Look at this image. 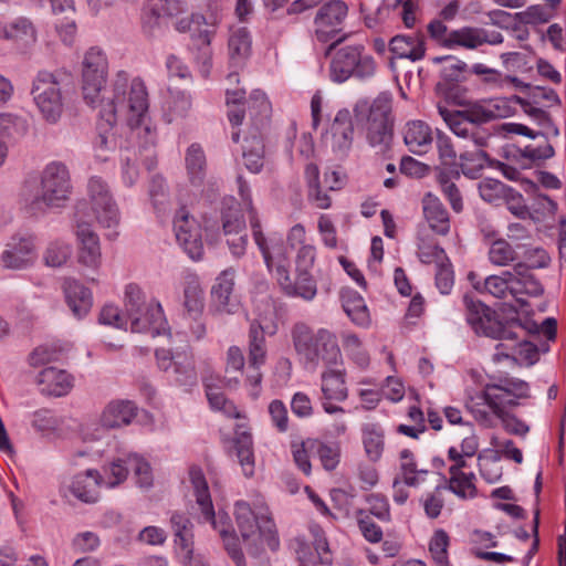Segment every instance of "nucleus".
Masks as SVG:
<instances>
[{
	"label": "nucleus",
	"mask_w": 566,
	"mask_h": 566,
	"mask_svg": "<svg viewBox=\"0 0 566 566\" xmlns=\"http://www.w3.org/2000/svg\"><path fill=\"white\" fill-rule=\"evenodd\" d=\"M72 190L71 175L66 165L52 161L41 171L38 192L27 208L35 214L44 208L63 207L70 200Z\"/></svg>",
	"instance_id": "nucleus-5"
},
{
	"label": "nucleus",
	"mask_w": 566,
	"mask_h": 566,
	"mask_svg": "<svg viewBox=\"0 0 566 566\" xmlns=\"http://www.w3.org/2000/svg\"><path fill=\"white\" fill-rule=\"evenodd\" d=\"M343 307L356 324L363 325L368 321V312L364 298L356 292L343 294Z\"/></svg>",
	"instance_id": "nucleus-55"
},
{
	"label": "nucleus",
	"mask_w": 566,
	"mask_h": 566,
	"mask_svg": "<svg viewBox=\"0 0 566 566\" xmlns=\"http://www.w3.org/2000/svg\"><path fill=\"white\" fill-rule=\"evenodd\" d=\"M192 45L198 51L196 56L197 61L201 63V73L207 76L211 66V38L212 31L210 30H199L198 32L192 33Z\"/></svg>",
	"instance_id": "nucleus-46"
},
{
	"label": "nucleus",
	"mask_w": 566,
	"mask_h": 566,
	"mask_svg": "<svg viewBox=\"0 0 566 566\" xmlns=\"http://www.w3.org/2000/svg\"><path fill=\"white\" fill-rule=\"evenodd\" d=\"M322 394L324 400L344 401L348 397L345 371L333 369L332 366L322 374Z\"/></svg>",
	"instance_id": "nucleus-31"
},
{
	"label": "nucleus",
	"mask_w": 566,
	"mask_h": 566,
	"mask_svg": "<svg viewBox=\"0 0 566 566\" xmlns=\"http://www.w3.org/2000/svg\"><path fill=\"white\" fill-rule=\"evenodd\" d=\"M174 374L176 381L181 386H193L197 384V373L195 361L191 355L187 353H177L174 365Z\"/></svg>",
	"instance_id": "nucleus-49"
},
{
	"label": "nucleus",
	"mask_w": 566,
	"mask_h": 566,
	"mask_svg": "<svg viewBox=\"0 0 566 566\" xmlns=\"http://www.w3.org/2000/svg\"><path fill=\"white\" fill-rule=\"evenodd\" d=\"M234 450L244 475L252 476L254 473V455L251 434L247 432L238 434L234 439Z\"/></svg>",
	"instance_id": "nucleus-45"
},
{
	"label": "nucleus",
	"mask_w": 566,
	"mask_h": 566,
	"mask_svg": "<svg viewBox=\"0 0 566 566\" xmlns=\"http://www.w3.org/2000/svg\"><path fill=\"white\" fill-rule=\"evenodd\" d=\"M171 528L175 535V543L187 555L193 551V524L190 518L181 513L175 512L170 517Z\"/></svg>",
	"instance_id": "nucleus-35"
},
{
	"label": "nucleus",
	"mask_w": 566,
	"mask_h": 566,
	"mask_svg": "<svg viewBox=\"0 0 566 566\" xmlns=\"http://www.w3.org/2000/svg\"><path fill=\"white\" fill-rule=\"evenodd\" d=\"M463 302L467 310V322L478 335L499 340L493 354L494 361L503 359L516 360V356L524 359L527 365L538 360L539 348L527 340L520 319L501 321L495 311L473 296L465 294Z\"/></svg>",
	"instance_id": "nucleus-1"
},
{
	"label": "nucleus",
	"mask_w": 566,
	"mask_h": 566,
	"mask_svg": "<svg viewBox=\"0 0 566 566\" xmlns=\"http://www.w3.org/2000/svg\"><path fill=\"white\" fill-rule=\"evenodd\" d=\"M512 188H509L502 181L492 178H486L479 185V192L481 198L490 203L496 202L497 200L507 197V193Z\"/></svg>",
	"instance_id": "nucleus-63"
},
{
	"label": "nucleus",
	"mask_w": 566,
	"mask_h": 566,
	"mask_svg": "<svg viewBox=\"0 0 566 566\" xmlns=\"http://www.w3.org/2000/svg\"><path fill=\"white\" fill-rule=\"evenodd\" d=\"M332 134L339 149H348L353 142L354 127L350 113L339 111L332 124Z\"/></svg>",
	"instance_id": "nucleus-41"
},
{
	"label": "nucleus",
	"mask_w": 566,
	"mask_h": 566,
	"mask_svg": "<svg viewBox=\"0 0 566 566\" xmlns=\"http://www.w3.org/2000/svg\"><path fill=\"white\" fill-rule=\"evenodd\" d=\"M228 46L231 61L239 63L244 60L251 49V40L248 30L240 28L234 31L229 38Z\"/></svg>",
	"instance_id": "nucleus-52"
},
{
	"label": "nucleus",
	"mask_w": 566,
	"mask_h": 566,
	"mask_svg": "<svg viewBox=\"0 0 566 566\" xmlns=\"http://www.w3.org/2000/svg\"><path fill=\"white\" fill-rule=\"evenodd\" d=\"M484 289L497 298L510 293L513 296V270L504 271L501 275H490L484 281Z\"/></svg>",
	"instance_id": "nucleus-56"
},
{
	"label": "nucleus",
	"mask_w": 566,
	"mask_h": 566,
	"mask_svg": "<svg viewBox=\"0 0 566 566\" xmlns=\"http://www.w3.org/2000/svg\"><path fill=\"white\" fill-rule=\"evenodd\" d=\"M391 105V95L380 93L370 105L366 101H359L354 108L356 119L365 122L366 138L369 145L380 154H386L392 142Z\"/></svg>",
	"instance_id": "nucleus-3"
},
{
	"label": "nucleus",
	"mask_w": 566,
	"mask_h": 566,
	"mask_svg": "<svg viewBox=\"0 0 566 566\" xmlns=\"http://www.w3.org/2000/svg\"><path fill=\"white\" fill-rule=\"evenodd\" d=\"M403 139L412 153H421V148L432 143L431 129L421 120L411 122L407 125Z\"/></svg>",
	"instance_id": "nucleus-40"
},
{
	"label": "nucleus",
	"mask_w": 566,
	"mask_h": 566,
	"mask_svg": "<svg viewBox=\"0 0 566 566\" xmlns=\"http://www.w3.org/2000/svg\"><path fill=\"white\" fill-rule=\"evenodd\" d=\"M87 189L92 211L97 222L103 228L112 230L107 233L109 239L115 238L117 232L114 229L119 224V211L107 184L101 177H92Z\"/></svg>",
	"instance_id": "nucleus-11"
},
{
	"label": "nucleus",
	"mask_w": 566,
	"mask_h": 566,
	"mask_svg": "<svg viewBox=\"0 0 566 566\" xmlns=\"http://www.w3.org/2000/svg\"><path fill=\"white\" fill-rule=\"evenodd\" d=\"M65 301L73 314L81 318L85 316L93 304L91 291L77 280L66 277L63 282Z\"/></svg>",
	"instance_id": "nucleus-26"
},
{
	"label": "nucleus",
	"mask_w": 566,
	"mask_h": 566,
	"mask_svg": "<svg viewBox=\"0 0 566 566\" xmlns=\"http://www.w3.org/2000/svg\"><path fill=\"white\" fill-rule=\"evenodd\" d=\"M189 478L193 485L196 500L201 509L202 515L207 521H210L214 525V509L202 470L199 467H191L189 470Z\"/></svg>",
	"instance_id": "nucleus-32"
},
{
	"label": "nucleus",
	"mask_w": 566,
	"mask_h": 566,
	"mask_svg": "<svg viewBox=\"0 0 566 566\" xmlns=\"http://www.w3.org/2000/svg\"><path fill=\"white\" fill-rule=\"evenodd\" d=\"M485 407L489 408V401L484 399V389L476 397H470L465 402V408L481 426L493 428L495 416L492 411L489 412Z\"/></svg>",
	"instance_id": "nucleus-50"
},
{
	"label": "nucleus",
	"mask_w": 566,
	"mask_h": 566,
	"mask_svg": "<svg viewBox=\"0 0 566 566\" xmlns=\"http://www.w3.org/2000/svg\"><path fill=\"white\" fill-rule=\"evenodd\" d=\"M422 211L432 231L440 235L449 233V213L438 197L431 192L426 193L422 198Z\"/></svg>",
	"instance_id": "nucleus-27"
},
{
	"label": "nucleus",
	"mask_w": 566,
	"mask_h": 566,
	"mask_svg": "<svg viewBox=\"0 0 566 566\" xmlns=\"http://www.w3.org/2000/svg\"><path fill=\"white\" fill-rule=\"evenodd\" d=\"M185 163L190 185L195 188H200L206 177L207 160L205 151L199 144L189 146Z\"/></svg>",
	"instance_id": "nucleus-34"
},
{
	"label": "nucleus",
	"mask_w": 566,
	"mask_h": 566,
	"mask_svg": "<svg viewBox=\"0 0 566 566\" xmlns=\"http://www.w3.org/2000/svg\"><path fill=\"white\" fill-rule=\"evenodd\" d=\"M348 14V7L342 0H329L324 3L315 17V34L318 41L325 43L333 39L342 29L340 25Z\"/></svg>",
	"instance_id": "nucleus-18"
},
{
	"label": "nucleus",
	"mask_w": 566,
	"mask_h": 566,
	"mask_svg": "<svg viewBox=\"0 0 566 566\" xmlns=\"http://www.w3.org/2000/svg\"><path fill=\"white\" fill-rule=\"evenodd\" d=\"M36 248L32 237L13 235L0 253V268L9 271H24L34 265Z\"/></svg>",
	"instance_id": "nucleus-13"
},
{
	"label": "nucleus",
	"mask_w": 566,
	"mask_h": 566,
	"mask_svg": "<svg viewBox=\"0 0 566 566\" xmlns=\"http://www.w3.org/2000/svg\"><path fill=\"white\" fill-rule=\"evenodd\" d=\"M72 253L69 244L60 241L51 242L43 254V260L46 266L60 268L66 263Z\"/></svg>",
	"instance_id": "nucleus-59"
},
{
	"label": "nucleus",
	"mask_w": 566,
	"mask_h": 566,
	"mask_svg": "<svg viewBox=\"0 0 566 566\" xmlns=\"http://www.w3.org/2000/svg\"><path fill=\"white\" fill-rule=\"evenodd\" d=\"M534 253L538 256L537 261L530 263H516L513 266V297L521 306H525L527 303L521 298L520 294H527L530 296H539L544 293V287L541 282L531 273L532 269L546 268L551 261V258L543 249H534Z\"/></svg>",
	"instance_id": "nucleus-12"
},
{
	"label": "nucleus",
	"mask_w": 566,
	"mask_h": 566,
	"mask_svg": "<svg viewBox=\"0 0 566 566\" xmlns=\"http://www.w3.org/2000/svg\"><path fill=\"white\" fill-rule=\"evenodd\" d=\"M243 159L248 170L258 174L264 166L263 134L249 132L244 138Z\"/></svg>",
	"instance_id": "nucleus-33"
},
{
	"label": "nucleus",
	"mask_w": 566,
	"mask_h": 566,
	"mask_svg": "<svg viewBox=\"0 0 566 566\" xmlns=\"http://www.w3.org/2000/svg\"><path fill=\"white\" fill-rule=\"evenodd\" d=\"M453 175L454 178H460V171L459 169H452L449 172L448 171H440L438 175V181L441 186V190L444 193V196L448 198L452 209L455 212H460L463 208L462 203V197L460 193L459 188L457 185L451 180V176Z\"/></svg>",
	"instance_id": "nucleus-51"
},
{
	"label": "nucleus",
	"mask_w": 566,
	"mask_h": 566,
	"mask_svg": "<svg viewBox=\"0 0 566 566\" xmlns=\"http://www.w3.org/2000/svg\"><path fill=\"white\" fill-rule=\"evenodd\" d=\"M126 463L129 465V471H133L136 483L142 489H149L153 486L154 476L149 462L137 453H130L126 457Z\"/></svg>",
	"instance_id": "nucleus-48"
},
{
	"label": "nucleus",
	"mask_w": 566,
	"mask_h": 566,
	"mask_svg": "<svg viewBox=\"0 0 566 566\" xmlns=\"http://www.w3.org/2000/svg\"><path fill=\"white\" fill-rule=\"evenodd\" d=\"M237 184H238V188H239V195L250 214V224H251V229H252L253 239L263 255V259H264V262H265L268 269H271L272 268V255H271L268 242H266V238L264 237V234L261 230V224L256 217L255 210L252 207V199H251L249 185L243 179L242 176H238Z\"/></svg>",
	"instance_id": "nucleus-23"
},
{
	"label": "nucleus",
	"mask_w": 566,
	"mask_h": 566,
	"mask_svg": "<svg viewBox=\"0 0 566 566\" xmlns=\"http://www.w3.org/2000/svg\"><path fill=\"white\" fill-rule=\"evenodd\" d=\"M400 460L401 480L396 478L394 480V486H397L401 481L408 486H418L424 481V476L428 475L429 472L428 470L417 468L410 450H402L400 452Z\"/></svg>",
	"instance_id": "nucleus-38"
},
{
	"label": "nucleus",
	"mask_w": 566,
	"mask_h": 566,
	"mask_svg": "<svg viewBox=\"0 0 566 566\" xmlns=\"http://www.w3.org/2000/svg\"><path fill=\"white\" fill-rule=\"evenodd\" d=\"M112 87V95L105 97L103 94V102L97 104L99 117L111 127L116 124L118 116H124L130 127L139 126L148 109V93L144 82L134 78L129 83L128 74L120 71Z\"/></svg>",
	"instance_id": "nucleus-2"
},
{
	"label": "nucleus",
	"mask_w": 566,
	"mask_h": 566,
	"mask_svg": "<svg viewBox=\"0 0 566 566\" xmlns=\"http://www.w3.org/2000/svg\"><path fill=\"white\" fill-rule=\"evenodd\" d=\"M184 307L190 318L202 316L205 307L203 292L196 280L187 282L184 289Z\"/></svg>",
	"instance_id": "nucleus-44"
},
{
	"label": "nucleus",
	"mask_w": 566,
	"mask_h": 566,
	"mask_svg": "<svg viewBox=\"0 0 566 566\" xmlns=\"http://www.w3.org/2000/svg\"><path fill=\"white\" fill-rule=\"evenodd\" d=\"M104 479L99 471L88 469L72 478L69 484L63 488L62 496L71 502V496L84 504H95L99 501V488Z\"/></svg>",
	"instance_id": "nucleus-16"
},
{
	"label": "nucleus",
	"mask_w": 566,
	"mask_h": 566,
	"mask_svg": "<svg viewBox=\"0 0 566 566\" xmlns=\"http://www.w3.org/2000/svg\"><path fill=\"white\" fill-rule=\"evenodd\" d=\"M275 275L282 292L287 296L311 301L317 293L316 281L310 271L304 269L296 271V277L292 280L287 269L283 264H277Z\"/></svg>",
	"instance_id": "nucleus-19"
},
{
	"label": "nucleus",
	"mask_w": 566,
	"mask_h": 566,
	"mask_svg": "<svg viewBox=\"0 0 566 566\" xmlns=\"http://www.w3.org/2000/svg\"><path fill=\"white\" fill-rule=\"evenodd\" d=\"M489 258L493 264L504 266L515 261L516 252L507 241L499 239L492 243Z\"/></svg>",
	"instance_id": "nucleus-64"
},
{
	"label": "nucleus",
	"mask_w": 566,
	"mask_h": 566,
	"mask_svg": "<svg viewBox=\"0 0 566 566\" xmlns=\"http://www.w3.org/2000/svg\"><path fill=\"white\" fill-rule=\"evenodd\" d=\"M331 78L343 83L354 76L367 80L375 75L376 63L371 55L365 54L363 45H347L338 49L331 61Z\"/></svg>",
	"instance_id": "nucleus-9"
},
{
	"label": "nucleus",
	"mask_w": 566,
	"mask_h": 566,
	"mask_svg": "<svg viewBox=\"0 0 566 566\" xmlns=\"http://www.w3.org/2000/svg\"><path fill=\"white\" fill-rule=\"evenodd\" d=\"M124 305L130 329L134 333L160 335L165 331L166 319L159 303H147L144 293L136 284L125 289Z\"/></svg>",
	"instance_id": "nucleus-7"
},
{
	"label": "nucleus",
	"mask_w": 566,
	"mask_h": 566,
	"mask_svg": "<svg viewBox=\"0 0 566 566\" xmlns=\"http://www.w3.org/2000/svg\"><path fill=\"white\" fill-rule=\"evenodd\" d=\"M234 516L243 541H249L259 531L268 546L272 551L277 549L275 524L270 516L269 507L263 502L260 501L252 507L245 501H238L234 504Z\"/></svg>",
	"instance_id": "nucleus-8"
},
{
	"label": "nucleus",
	"mask_w": 566,
	"mask_h": 566,
	"mask_svg": "<svg viewBox=\"0 0 566 566\" xmlns=\"http://www.w3.org/2000/svg\"><path fill=\"white\" fill-rule=\"evenodd\" d=\"M307 446L314 450V455L318 457L325 470L332 471L338 464L337 450L316 439H307Z\"/></svg>",
	"instance_id": "nucleus-61"
},
{
	"label": "nucleus",
	"mask_w": 566,
	"mask_h": 566,
	"mask_svg": "<svg viewBox=\"0 0 566 566\" xmlns=\"http://www.w3.org/2000/svg\"><path fill=\"white\" fill-rule=\"evenodd\" d=\"M107 69V59L102 50L91 48L85 53L82 63V92L85 102L93 108L103 102L101 98L106 92Z\"/></svg>",
	"instance_id": "nucleus-10"
},
{
	"label": "nucleus",
	"mask_w": 566,
	"mask_h": 566,
	"mask_svg": "<svg viewBox=\"0 0 566 566\" xmlns=\"http://www.w3.org/2000/svg\"><path fill=\"white\" fill-rule=\"evenodd\" d=\"M449 536L446 531L437 530L430 541L429 552L438 566H450L448 559Z\"/></svg>",
	"instance_id": "nucleus-62"
},
{
	"label": "nucleus",
	"mask_w": 566,
	"mask_h": 566,
	"mask_svg": "<svg viewBox=\"0 0 566 566\" xmlns=\"http://www.w3.org/2000/svg\"><path fill=\"white\" fill-rule=\"evenodd\" d=\"M174 231L177 242L185 252L192 260H200L203 254L201 227L185 207L180 208L175 214Z\"/></svg>",
	"instance_id": "nucleus-14"
},
{
	"label": "nucleus",
	"mask_w": 566,
	"mask_h": 566,
	"mask_svg": "<svg viewBox=\"0 0 566 566\" xmlns=\"http://www.w3.org/2000/svg\"><path fill=\"white\" fill-rule=\"evenodd\" d=\"M506 408L507 407H499L495 402L494 407H489L495 418L501 420L507 433L524 437L530 431V427L515 415L509 412Z\"/></svg>",
	"instance_id": "nucleus-54"
},
{
	"label": "nucleus",
	"mask_w": 566,
	"mask_h": 566,
	"mask_svg": "<svg viewBox=\"0 0 566 566\" xmlns=\"http://www.w3.org/2000/svg\"><path fill=\"white\" fill-rule=\"evenodd\" d=\"M444 61L446 64L441 70V76L446 82L458 83L465 80L467 64L452 56L437 57L436 62Z\"/></svg>",
	"instance_id": "nucleus-60"
},
{
	"label": "nucleus",
	"mask_w": 566,
	"mask_h": 566,
	"mask_svg": "<svg viewBox=\"0 0 566 566\" xmlns=\"http://www.w3.org/2000/svg\"><path fill=\"white\" fill-rule=\"evenodd\" d=\"M438 109L439 114L457 136L469 137L472 125L469 124L461 111H449L443 106H439Z\"/></svg>",
	"instance_id": "nucleus-58"
},
{
	"label": "nucleus",
	"mask_w": 566,
	"mask_h": 566,
	"mask_svg": "<svg viewBox=\"0 0 566 566\" xmlns=\"http://www.w3.org/2000/svg\"><path fill=\"white\" fill-rule=\"evenodd\" d=\"M76 237L80 243L78 262L96 269L101 264L102 256L98 235L90 223L77 219Z\"/></svg>",
	"instance_id": "nucleus-21"
},
{
	"label": "nucleus",
	"mask_w": 566,
	"mask_h": 566,
	"mask_svg": "<svg viewBox=\"0 0 566 566\" xmlns=\"http://www.w3.org/2000/svg\"><path fill=\"white\" fill-rule=\"evenodd\" d=\"M41 392L61 397L66 395L73 387V378L65 370L55 367L42 369L36 378Z\"/></svg>",
	"instance_id": "nucleus-24"
},
{
	"label": "nucleus",
	"mask_w": 566,
	"mask_h": 566,
	"mask_svg": "<svg viewBox=\"0 0 566 566\" xmlns=\"http://www.w3.org/2000/svg\"><path fill=\"white\" fill-rule=\"evenodd\" d=\"M249 115L252 126L249 132L264 133L270 123L271 104L264 92L255 90L249 97Z\"/></svg>",
	"instance_id": "nucleus-30"
},
{
	"label": "nucleus",
	"mask_w": 566,
	"mask_h": 566,
	"mask_svg": "<svg viewBox=\"0 0 566 566\" xmlns=\"http://www.w3.org/2000/svg\"><path fill=\"white\" fill-rule=\"evenodd\" d=\"M502 129L506 133L523 135L533 139L537 137H543L545 139V145L543 146H525L523 149L520 150L521 157L530 159L534 163L537 160H546L554 157L555 149L549 143H547V132H535L527 127L526 125L517 123L503 124Z\"/></svg>",
	"instance_id": "nucleus-22"
},
{
	"label": "nucleus",
	"mask_w": 566,
	"mask_h": 566,
	"mask_svg": "<svg viewBox=\"0 0 566 566\" xmlns=\"http://www.w3.org/2000/svg\"><path fill=\"white\" fill-rule=\"evenodd\" d=\"M222 229L226 235H238L245 229V220L234 198L224 199L222 208Z\"/></svg>",
	"instance_id": "nucleus-37"
},
{
	"label": "nucleus",
	"mask_w": 566,
	"mask_h": 566,
	"mask_svg": "<svg viewBox=\"0 0 566 566\" xmlns=\"http://www.w3.org/2000/svg\"><path fill=\"white\" fill-rule=\"evenodd\" d=\"M291 335L296 353L312 368H316L321 360L327 366L342 361L340 348L331 331L319 328L314 332L307 324L298 322L293 325Z\"/></svg>",
	"instance_id": "nucleus-4"
},
{
	"label": "nucleus",
	"mask_w": 566,
	"mask_h": 566,
	"mask_svg": "<svg viewBox=\"0 0 566 566\" xmlns=\"http://www.w3.org/2000/svg\"><path fill=\"white\" fill-rule=\"evenodd\" d=\"M481 35H483V29L465 27L448 33V36L443 40V45L447 48L460 45L467 49H476L481 45Z\"/></svg>",
	"instance_id": "nucleus-43"
},
{
	"label": "nucleus",
	"mask_w": 566,
	"mask_h": 566,
	"mask_svg": "<svg viewBox=\"0 0 566 566\" xmlns=\"http://www.w3.org/2000/svg\"><path fill=\"white\" fill-rule=\"evenodd\" d=\"M530 398V386L518 378H500L497 382L484 386V399L489 407H516L518 399Z\"/></svg>",
	"instance_id": "nucleus-15"
},
{
	"label": "nucleus",
	"mask_w": 566,
	"mask_h": 566,
	"mask_svg": "<svg viewBox=\"0 0 566 566\" xmlns=\"http://www.w3.org/2000/svg\"><path fill=\"white\" fill-rule=\"evenodd\" d=\"M460 160L461 172L471 179L480 177L484 163H488L490 166L494 165L488 153L482 149L461 153Z\"/></svg>",
	"instance_id": "nucleus-42"
},
{
	"label": "nucleus",
	"mask_w": 566,
	"mask_h": 566,
	"mask_svg": "<svg viewBox=\"0 0 566 566\" xmlns=\"http://www.w3.org/2000/svg\"><path fill=\"white\" fill-rule=\"evenodd\" d=\"M363 443L369 460L376 462L381 458L384 451V431L375 426L368 424L363 429Z\"/></svg>",
	"instance_id": "nucleus-47"
},
{
	"label": "nucleus",
	"mask_w": 566,
	"mask_h": 566,
	"mask_svg": "<svg viewBox=\"0 0 566 566\" xmlns=\"http://www.w3.org/2000/svg\"><path fill=\"white\" fill-rule=\"evenodd\" d=\"M161 4L153 7L143 15V32L148 38H156L163 30V14L172 15L179 9L171 7L168 0H160Z\"/></svg>",
	"instance_id": "nucleus-36"
},
{
	"label": "nucleus",
	"mask_w": 566,
	"mask_h": 566,
	"mask_svg": "<svg viewBox=\"0 0 566 566\" xmlns=\"http://www.w3.org/2000/svg\"><path fill=\"white\" fill-rule=\"evenodd\" d=\"M137 407L130 400H113L102 411L99 423L106 429L128 426L136 417Z\"/></svg>",
	"instance_id": "nucleus-25"
},
{
	"label": "nucleus",
	"mask_w": 566,
	"mask_h": 566,
	"mask_svg": "<svg viewBox=\"0 0 566 566\" xmlns=\"http://www.w3.org/2000/svg\"><path fill=\"white\" fill-rule=\"evenodd\" d=\"M249 375L248 381L258 386L262 380V373L260 367L264 365L266 359V342L263 326L258 322L253 321L249 328Z\"/></svg>",
	"instance_id": "nucleus-20"
},
{
	"label": "nucleus",
	"mask_w": 566,
	"mask_h": 566,
	"mask_svg": "<svg viewBox=\"0 0 566 566\" xmlns=\"http://www.w3.org/2000/svg\"><path fill=\"white\" fill-rule=\"evenodd\" d=\"M70 84L66 73L40 71L33 81L31 95L42 117L49 124H56L65 106V87Z\"/></svg>",
	"instance_id": "nucleus-6"
},
{
	"label": "nucleus",
	"mask_w": 566,
	"mask_h": 566,
	"mask_svg": "<svg viewBox=\"0 0 566 566\" xmlns=\"http://www.w3.org/2000/svg\"><path fill=\"white\" fill-rule=\"evenodd\" d=\"M6 38L21 42L24 45L35 42V30L32 23L24 18L17 19L4 29Z\"/></svg>",
	"instance_id": "nucleus-53"
},
{
	"label": "nucleus",
	"mask_w": 566,
	"mask_h": 566,
	"mask_svg": "<svg viewBox=\"0 0 566 566\" xmlns=\"http://www.w3.org/2000/svg\"><path fill=\"white\" fill-rule=\"evenodd\" d=\"M526 96L522 97L524 102L528 103L531 106H539L544 107L545 102H549L551 104L560 105V98L557 93L553 88H547L543 86H532L531 84H525Z\"/></svg>",
	"instance_id": "nucleus-57"
},
{
	"label": "nucleus",
	"mask_w": 566,
	"mask_h": 566,
	"mask_svg": "<svg viewBox=\"0 0 566 566\" xmlns=\"http://www.w3.org/2000/svg\"><path fill=\"white\" fill-rule=\"evenodd\" d=\"M389 50L399 59L418 61L424 56V39L418 34L396 35L389 42Z\"/></svg>",
	"instance_id": "nucleus-29"
},
{
	"label": "nucleus",
	"mask_w": 566,
	"mask_h": 566,
	"mask_svg": "<svg viewBox=\"0 0 566 566\" xmlns=\"http://www.w3.org/2000/svg\"><path fill=\"white\" fill-rule=\"evenodd\" d=\"M512 99L520 104L523 112L534 120L541 128L539 132H547V138L549 135L554 137L559 136V129L554 124L548 112L539 106H531L528 103L524 102V99H521V96L514 95Z\"/></svg>",
	"instance_id": "nucleus-39"
},
{
	"label": "nucleus",
	"mask_w": 566,
	"mask_h": 566,
	"mask_svg": "<svg viewBox=\"0 0 566 566\" xmlns=\"http://www.w3.org/2000/svg\"><path fill=\"white\" fill-rule=\"evenodd\" d=\"M234 269L221 272L211 289V312L216 315H233L239 312L241 303L233 294Z\"/></svg>",
	"instance_id": "nucleus-17"
},
{
	"label": "nucleus",
	"mask_w": 566,
	"mask_h": 566,
	"mask_svg": "<svg viewBox=\"0 0 566 566\" xmlns=\"http://www.w3.org/2000/svg\"><path fill=\"white\" fill-rule=\"evenodd\" d=\"M461 112L472 127L506 117L510 114L509 106L504 101L490 103L489 106L479 103L469 104Z\"/></svg>",
	"instance_id": "nucleus-28"
}]
</instances>
